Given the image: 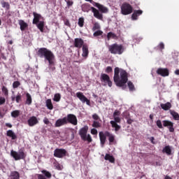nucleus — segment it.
<instances>
[{
  "instance_id": "25",
  "label": "nucleus",
  "mask_w": 179,
  "mask_h": 179,
  "mask_svg": "<svg viewBox=\"0 0 179 179\" xmlns=\"http://www.w3.org/2000/svg\"><path fill=\"white\" fill-rule=\"evenodd\" d=\"M22 94L17 93L16 96H11V100L12 101H16V103H20V101H22Z\"/></svg>"
},
{
  "instance_id": "17",
  "label": "nucleus",
  "mask_w": 179,
  "mask_h": 179,
  "mask_svg": "<svg viewBox=\"0 0 179 179\" xmlns=\"http://www.w3.org/2000/svg\"><path fill=\"white\" fill-rule=\"evenodd\" d=\"M27 124L29 127H34V125H37V124H38V120H37L36 116H31L27 120Z\"/></svg>"
},
{
  "instance_id": "28",
  "label": "nucleus",
  "mask_w": 179,
  "mask_h": 179,
  "mask_svg": "<svg viewBox=\"0 0 179 179\" xmlns=\"http://www.w3.org/2000/svg\"><path fill=\"white\" fill-rule=\"evenodd\" d=\"M6 135L7 136H9L10 138H11L13 141H15V139H17V136H16L15 132H13V131L12 130L7 131Z\"/></svg>"
},
{
  "instance_id": "26",
  "label": "nucleus",
  "mask_w": 179,
  "mask_h": 179,
  "mask_svg": "<svg viewBox=\"0 0 179 179\" xmlns=\"http://www.w3.org/2000/svg\"><path fill=\"white\" fill-rule=\"evenodd\" d=\"M161 108L162 110H164L165 111H168V110H170L171 108V103L167 102L166 103H161Z\"/></svg>"
},
{
  "instance_id": "41",
  "label": "nucleus",
  "mask_w": 179,
  "mask_h": 179,
  "mask_svg": "<svg viewBox=\"0 0 179 179\" xmlns=\"http://www.w3.org/2000/svg\"><path fill=\"white\" fill-rule=\"evenodd\" d=\"M41 173H43L44 176L46 177V178H51V177H52L51 173H50V171L47 170H43Z\"/></svg>"
},
{
  "instance_id": "1",
  "label": "nucleus",
  "mask_w": 179,
  "mask_h": 179,
  "mask_svg": "<svg viewBox=\"0 0 179 179\" xmlns=\"http://www.w3.org/2000/svg\"><path fill=\"white\" fill-rule=\"evenodd\" d=\"M113 80L117 87L125 89V85L128 82V73L127 71L115 67L114 69Z\"/></svg>"
},
{
  "instance_id": "8",
  "label": "nucleus",
  "mask_w": 179,
  "mask_h": 179,
  "mask_svg": "<svg viewBox=\"0 0 179 179\" xmlns=\"http://www.w3.org/2000/svg\"><path fill=\"white\" fill-rule=\"evenodd\" d=\"M67 124H72V125H78V118L73 114H69L66 117Z\"/></svg>"
},
{
  "instance_id": "38",
  "label": "nucleus",
  "mask_w": 179,
  "mask_h": 179,
  "mask_svg": "<svg viewBox=\"0 0 179 179\" xmlns=\"http://www.w3.org/2000/svg\"><path fill=\"white\" fill-rule=\"evenodd\" d=\"M19 115H20V110H15L11 112V117H13V118H17Z\"/></svg>"
},
{
  "instance_id": "24",
  "label": "nucleus",
  "mask_w": 179,
  "mask_h": 179,
  "mask_svg": "<svg viewBox=\"0 0 179 179\" xmlns=\"http://www.w3.org/2000/svg\"><path fill=\"white\" fill-rule=\"evenodd\" d=\"M106 135L108 138L109 143H114V141H115V136L113 135V134L110 133V131H106Z\"/></svg>"
},
{
  "instance_id": "51",
  "label": "nucleus",
  "mask_w": 179,
  "mask_h": 179,
  "mask_svg": "<svg viewBox=\"0 0 179 179\" xmlns=\"http://www.w3.org/2000/svg\"><path fill=\"white\" fill-rule=\"evenodd\" d=\"M66 6L68 8V9H69V8H71V6H72L73 5V1H66Z\"/></svg>"
},
{
  "instance_id": "32",
  "label": "nucleus",
  "mask_w": 179,
  "mask_h": 179,
  "mask_svg": "<svg viewBox=\"0 0 179 179\" xmlns=\"http://www.w3.org/2000/svg\"><path fill=\"white\" fill-rule=\"evenodd\" d=\"M105 160H108L110 163L115 162V158H114V157L113 155H110V154H106Z\"/></svg>"
},
{
  "instance_id": "43",
  "label": "nucleus",
  "mask_w": 179,
  "mask_h": 179,
  "mask_svg": "<svg viewBox=\"0 0 179 179\" xmlns=\"http://www.w3.org/2000/svg\"><path fill=\"white\" fill-rule=\"evenodd\" d=\"M78 24L79 27H83V26H85V18L80 17L78 19Z\"/></svg>"
},
{
  "instance_id": "42",
  "label": "nucleus",
  "mask_w": 179,
  "mask_h": 179,
  "mask_svg": "<svg viewBox=\"0 0 179 179\" xmlns=\"http://www.w3.org/2000/svg\"><path fill=\"white\" fill-rule=\"evenodd\" d=\"M1 90L6 97H8V96H9V90H8V88L6 87L3 85L1 87Z\"/></svg>"
},
{
  "instance_id": "20",
  "label": "nucleus",
  "mask_w": 179,
  "mask_h": 179,
  "mask_svg": "<svg viewBox=\"0 0 179 179\" xmlns=\"http://www.w3.org/2000/svg\"><path fill=\"white\" fill-rule=\"evenodd\" d=\"M92 8L93 7H92V6L88 3H85L81 5V9L83 12H85L87 13H88V12H90L92 10Z\"/></svg>"
},
{
  "instance_id": "60",
  "label": "nucleus",
  "mask_w": 179,
  "mask_h": 179,
  "mask_svg": "<svg viewBox=\"0 0 179 179\" xmlns=\"http://www.w3.org/2000/svg\"><path fill=\"white\" fill-rule=\"evenodd\" d=\"M132 122H134V120H132V119L131 118L127 119V124H132Z\"/></svg>"
},
{
  "instance_id": "46",
  "label": "nucleus",
  "mask_w": 179,
  "mask_h": 179,
  "mask_svg": "<svg viewBox=\"0 0 179 179\" xmlns=\"http://www.w3.org/2000/svg\"><path fill=\"white\" fill-rule=\"evenodd\" d=\"M94 37H99V36H103V31L98 29L93 34Z\"/></svg>"
},
{
  "instance_id": "54",
  "label": "nucleus",
  "mask_w": 179,
  "mask_h": 179,
  "mask_svg": "<svg viewBox=\"0 0 179 179\" xmlns=\"http://www.w3.org/2000/svg\"><path fill=\"white\" fill-rule=\"evenodd\" d=\"M5 101H6V99L4 97L0 96V106L5 104Z\"/></svg>"
},
{
  "instance_id": "48",
  "label": "nucleus",
  "mask_w": 179,
  "mask_h": 179,
  "mask_svg": "<svg viewBox=\"0 0 179 179\" xmlns=\"http://www.w3.org/2000/svg\"><path fill=\"white\" fill-rule=\"evenodd\" d=\"M54 101H59V100H61V94H55V96H54Z\"/></svg>"
},
{
  "instance_id": "63",
  "label": "nucleus",
  "mask_w": 179,
  "mask_h": 179,
  "mask_svg": "<svg viewBox=\"0 0 179 179\" xmlns=\"http://www.w3.org/2000/svg\"><path fill=\"white\" fill-rule=\"evenodd\" d=\"M150 119L151 120V121H153V114L150 115Z\"/></svg>"
},
{
  "instance_id": "45",
  "label": "nucleus",
  "mask_w": 179,
  "mask_h": 179,
  "mask_svg": "<svg viewBox=\"0 0 179 179\" xmlns=\"http://www.w3.org/2000/svg\"><path fill=\"white\" fill-rule=\"evenodd\" d=\"M127 85L130 92H134V90H135V85H134V83H132V82L129 81Z\"/></svg>"
},
{
  "instance_id": "40",
  "label": "nucleus",
  "mask_w": 179,
  "mask_h": 179,
  "mask_svg": "<svg viewBox=\"0 0 179 179\" xmlns=\"http://www.w3.org/2000/svg\"><path fill=\"white\" fill-rule=\"evenodd\" d=\"M110 38L117 39V35L113 32H109L107 34V39L110 41Z\"/></svg>"
},
{
  "instance_id": "7",
  "label": "nucleus",
  "mask_w": 179,
  "mask_h": 179,
  "mask_svg": "<svg viewBox=\"0 0 179 179\" xmlns=\"http://www.w3.org/2000/svg\"><path fill=\"white\" fill-rule=\"evenodd\" d=\"M66 153H68V152L64 148H56L54 151V156L58 159H62L66 156Z\"/></svg>"
},
{
  "instance_id": "52",
  "label": "nucleus",
  "mask_w": 179,
  "mask_h": 179,
  "mask_svg": "<svg viewBox=\"0 0 179 179\" xmlns=\"http://www.w3.org/2000/svg\"><path fill=\"white\" fill-rule=\"evenodd\" d=\"M157 47L160 51H163V50H164V43H160Z\"/></svg>"
},
{
  "instance_id": "23",
  "label": "nucleus",
  "mask_w": 179,
  "mask_h": 179,
  "mask_svg": "<svg viewBox=\"0 0 179 179\" xmlns=\"http://www.w3.org/2000/svg\"><path fill=\"white\" fill-rule=\"evenodd\" d=\"M33 15H34V19H33L32 23L33 24H37L40 22V19H41V15L36 12H34Z\"/></svg>"
},
{
  "instance_id": "35",
  "label": "nucleus",
  "mask_w": 179,
  "mask_h": 179,
  "mask_svg": "<svg viewBox=\"0 0 179 179\" xmlns=\"http://www.w3.org/2000/svg\"><path fill=\"white\" fill-rule=\"evenodd\" d=\"M45 104L48 110H52L54 108V106L52 105V101H51V99H47L45 101Z\"/></svg>"
},
{
  "instance_id": "39",
  "label": "nucleus",
  "mask_w": 179,
  "mask_h": 179,
  "mask_svg": "<svg viewBox=\"0 0 179 179\" xmlns=\"http://www.w3.org/2000/svg\"><path fill=\"white\" fill-rule=\"evenodd\" d=\"M94 26L92 29V31H96V30H100L101 29V26H100V23L99 22H94Z\"/></svg>"
},
{
  "instance_id": "16",
  "label": "nucleus",
  "mask_w": 179,
  "mask_h": 179,
  "mask_svg": "<svg viewBox=\"0 0 179 179\" xmlns=\"http://www.w3.org/2000/svg\"><path fill=\"white\" fill-rule=\"evenodd\" d=\"M120 115H121V112L120 110H115L113 113V122H115L116 124H120L121 122V117H120Z\"/></svg>"
},
{
  "instance_id": "21",
  "label": "nucleus",
  "mask_w": 179,
  "mask_h": 179,
  "mask_svg": "<svg viewBox=\"0 0 179 179\" xmlns=\"http://www.w3.org/2000/svg\"><path fill=\"white\" fill-rule=\"evenodd\" d=\"M142 13H143V11L142 10H135L131 15L132 20H138V17L141 16Z\"/></svg>"
},
{
  "instance_id": "30",
  "label": "nucleus",
  "mask_w": 179,
  "mask_h": 179,
  "mask_svg": "<svg viewBox=\"0 0 179 179\" xmlns=\"http://www.w3.org/2000/svg\"><path fill=\"white\" fill-rule=\"evenodd\" d=\"M163 153H166L168 156H171V148L170 145L165 146L162 150Z\"/></svg>"
},
{
  "instance_id": "14",
  "label": "nucleus",
  "mask_w": 179,
  "mask_h": 179,
  "mask_svg": "<svg viewBox=\"0 0 179 179\" xmlns=\"http://www.w3.org/2000/svg\"><path fill=\"white\" fill-rule=\"evenodd\" d=\"M99 139L101 148H104V145H106V141H107V135H106V131L99 132Z\"/></svg>"
},
{
  "instance_id": "44",
  "label": "nucleus",
  "mask_w": 179,
  "mask_h": 179,
  "mask_svg": "<svg viewBox=\"0 0 179 179\" xmlns=\"http://www.w3.org/2000/svg\"><path fill=\"white\" fill-rule=\"evenodd\" d=\"M2 8H6L7 10H9L10 9V4H9L8 2L3 1L1 3Z\"/></svg>"
},
{
  "instance_id": "4",
  "label": "nucleus",
  "mask_w": 179,
  "mask_h": 179,
  "mask_svg": "<svg viewBox=\"0 0 179 179\" xmlns=\"http://www.w3.org/2000/svg\"><path fill=\"white\" fill-rule=\"evenodd\" d=\"M87 131H89V127L85 125L79 130L78 134L82 141H84V142L87 141L88 143H92V142H93V139L90 134H87Z\"/></svg>"
},
{
  "instance_id": "56",
  "label": "nucleus",
  "mask_w": 179,
  "mask_h": 179,
  "mask_svg": "<svg viewBox=\"0 0 179 179\" xmlns=\"http://www.w3.org/2000/svg\"><path fill=\"white\" fill-rule=\"evenodd\" d=\"M97 129H91V134L92 135H97Z\"/></svg>"
},
{
  "instance_id": "62",
  "label": "nucleus",
  "mask_w": 179,
  "mask_h": 179,
  "mask_svg": "<svg viewBox=\"0 0 179 179\" xmlns=\"http://www.w3.org/2000/svg\"><path fill=\"white\" fill-rule=\"evenodd\" d=\"M67 92H69V93H72V88L67 87Z\"/></svg>"
},
{
  "instance_id": "22",
  "label": "nucleus",
  "mask_w": 179,
  "mask_h": 179,
  "mask_svg": "<svg viewBox=\"0 0 179 179\" xmlns=\"http://www.w3.org/2000/svg\"><path fill=\"white\" fill-rule=\"evenodd\" d=\"M18 24L20 25L21 31H24V30L29 27V24L26 23L23 20H19Z\"/></svg>"
},
{
  "instance_id": "57",
  "label": "nucleus",
  "mask_w": 179,
  "mask_h": 179,
  "mask_svg": "<svg viewBox=\"0 0 179 179\" xmlns=\"http://www.w3.org/2000/svg\"><path fill=\"white\" fill-rule=\"evenodd\" d=\"M38 179H47V178L43 174H38Z\"/></svg>"
},
{
  "instance_id": "6",
  "label": "nucleus",
  "mask_w": 179,
  "mask_h": 179,
  "mask_svg": "<svg viewBox=\"0 0 179 179\" xmlns=\"http://www.w3.org/2000/svg\"><path fill=\"white\" fill-rule=\"evenodd\" d=\"M10 156L13 157V159L16 161L17 160H22L23 159H25L26 154H24V152L23 151H19V152L12 150L10 151Z\"/></svg>"
},
{
  "instance_id": "15",
  "label": "nucleus",
  "mask_w": 179,
  "mask_h": 179,
  "mask_svg": "<svg viewBox=\"0 0 179 179\" xmlns=\"http://www.w3.org/2000/svg\"><path fill=\"white\" fill-rule=\"evenodd\" d=\"M66 124H68L66 122V117H64L63 118L58 119L55 124V127L56 128H59V127H62L63 125Z\"/></svg>"
},
{
  "instance_id": "10",
  "label": "nucleus",
  "mask_w": 179,
  "mask_h": 179,
  "mask_svg": "<svg viewBox=\"0 0 179 179\" xmlns=\"http://www.w3.org/2000/svg\"><path fill=\"white\" fill-rule=\"evenodd\" d=\"M76 96L82 103H86L87 106H90V100H89L86 96L83 94V92H77Z\"/></svg>"
},
{
  "instance_id": "3",
  "label": "nucleus",
  "mask_w": 179,
  "mask_h": 179,
  "mask_svg": "<svg viewBox=\"0 0 179 179\" xmlns=\"http://www.w3.org/2000/svg\"><path fill=\"white\" fill-rule=\"evenodd\" d=\"M108 51L110 54H114L115 55H121L125 51V48H124V45L117 43H113L112 45H109L108 46Z\"/></svg>"
},
{
  "instance_id": "9",
  "label": "nucleus",
  "mask_w": 179,
  "mask_h": 179,
  "mask_svg": "<svg viewBox=\"0 0 179 179\" xmlns=\"http://www.w3.org/2000/svg\"><path fill=\"white\" fill-rule=\"evenodd\" d=\"M101 82H103L105 83V85L107 84L109 87H111L113 86V82L110 79V76L106 73L101 74Z\"/></svg>"
},
{
  "instance_id": "59",
  "label": "nucleus",
  "mask_w": 179,
  "mask_h": 179,
  "mask_svg": "<svg viewBox=\"0 0 179 179\" xmlns=\"http://www.w3.org/2000/svg\"><path fill=\"white\" fill-rule=\"evenodd\" d=\"M86 2H90V3H92L94 6V5L96 3V2L93 0H85Z\"/></svg>"
},
{
  "instance_id": "19",
  "label": "nucleus",
  "mask_w": 179,
  "mask_h": 179,
  "mask_svg": "<svg viewBox=\"0 0 179 179\" xmlns=\"http://www.w3.org/2000/svg\"><path fill=\"white\" fill-rule=\"evenodd\" d=\"M92 11L94 13V17L99 19V20H103V14L100 13V11L94 7H92Z\"/></svg>"
},
{
  "instance_id": "33",
  "label": "nucleus",
  "mask_w": 179,
  "mask_h": 179,
  "mask_svg": "<svg viewBox=\"0 0 179 179\" xmlns=\"http://www.w3.org/2000/svg\"><path fill=\"white\" fill-rule=\"evenodd\" d=\"M37 28L41 31V33L44 32V26L45 23L44 21H40L36 24Z\"/></svg>"
},
{
  "instance_id": "55",
  "label": "nucleus",
  "mask_w": 179,
  "mask_h": 179,
  "mask_svg": "<svg viewBox=\"0 0 179 179\" xmlns=\"http://www.w3.org/2000/svg\"><path fill=\"white\" fill-rule=\"evenodd\" d=\"M64 24L65 26H68V27H71V22H69V20L66 19L64 20Z\"/></svg>"
},
{
  "instance_id": "5",
  "label": "nucleus",
  "mask_w": 179,
  "mask_h": 179,
  "mask_svg": "<svg viewBox=\"0 0 179 179\" xmlns=\"http://www.w3.org/2000/svg\"><path fill=\"white\" fill-rule=\"evenodd\" d=\"M134 12V8L128 3H124L121 6L122 15H131Z\"/></svg>"
},
{
  "instance_id": "49",
  "label": "nucleus",
  "mask_w": 179,
  "mask_h": 179,
  "mask_svg": "<svg viewBox=\"0 0 179 179\" xmlns=\"http://www.w3.org/2000/svg\"><path fill=\"white\" fill-rule=\"evenodd\" d=\"M156 125L157 127H158V128H159V129H163V124H162V120H157Z\"/></svg>"
},
{
  "instance_id": "47",
  "label": "nucleus",
  "mask_w": 179,
  "mask_h": 179,
  "mask_svg": "<svg viewBox=\"0 0 179 179\" xmlns=\"http://www.w3.org/2000/svg\"><path fill=\"white\" fill-rule=\"evenodd\" d=\"M92 119L94 120V121H100V122H101V120L97 113L92 115Z\"/></svg>"
},
{
  "instance_id": "2",
  "label": "nucleus",
  "mask_w": 179,
  "mask_h": 179,
  "mask_svg": "<svg viewBox=\"0 0 179 179\" xmlns=\"http://www.w3.org/2000/svg\"><path fill=\"white\" fill-rule=\"evenodd\" d=\"M36 55L39 58H45V61L48 62L49 68L52 71L55 69V55L51 50L47 49V48H41L37 51Z\"/></svg>"
},
{
  "instance_id": "29",
  "label": "nucleus",
  "mask_w": 179,
  "mask_h": 179,
  "mask_svg": "<svg viewBox=\"0 0 179 179\" xmlns=\"http://www.w3.org/2000/svg\"><path fill=\"white\" fill-rule=\"evenodd\" d=\"M110 124L112 125V128H115V132H118L121 129V126L118 125V123H115V122L111 120Z\"/></svg>"
},
{
  "instance_id": "18",
  "label": "nucleus",
  "mask_w": 179,
  "mask_h": 179,
  "mask_svg": "<svg viewBox=\"0 0 179 179\" xmlns=\"http://www.w3.org/2000/svg\"><path fill=\"white\" fill-rule=\"evenodd\" d=\"M94 6L98 8V9L101 12V13H108V8L99 3H96L94 4Z\"/></svg>"
},
{
  "instance_id": "37",
  "label": "nucleus",
  "mask_w": 179,
  "mask_h": 179,
  "mask_svg": "<svg viewBox=\"0 0 179 179\" xmlns=\"http://www.w3.org/2000/svg\"><path fill=\"white\" fill-rule=\"evenodd\" d=\"M93 128H101L100 120H94L92 123Z\"/></svg>"
},
{
  "instance_id": "50",
  "label": "nucleus",
  "mask_w": 179,
  "mask_h": 179,
  "mask_svg": "<svg viewBox=\"0 0 179 179\" xmlns=\"http://www.w3.org/2000/svg\"><path fill=\"white\" fill-rule=\"evenodd\" d=\"M20 86V82L19 81H15L13 83V89H17V87Z\"/></svg>"
},
{
  "instance_id": "53",
  "label": "nucleus",
  "mask_w": 179,
  "mask_h": 179,
  "mask_svg": "<svg viewBox=\"0 0 179 179\" xmlns=\"http://www.w3.org/2000/svg\"><path fill=\"white\" fill-rule=\"evenodd\" d=\"M106 73H111L113 72V68L111 66L106 67Z\"/></svg>"
},
{
  "instance_id": "64",
  "label": "nucleus",
  "mask_w": 179,
  "mask_h": 179,
  "mask_svg": "<svg viewBox=\"0 0 179 179\" xmlns=\"http://www.w3.org/2000/svg\"><path fill=\"white\" fill-rule=\"evenodd\" d=\"M175 73L176 75H179V69H177L176 71H175Z\"/></svg>"
},
{
  "instance_id": "58",
  "label": "nucleus",
  "mask_w": 179,
  "mask_h": 179,
  "mask_svg": "<svg viewBox=\"0 0 179 179\" xmlns=\"http://www.w3.org/2000/svg\"><path fill=\"white\" fill-rule=\"evenodd\" d=\"M43 122L44 124H45L46 125H48V124H50V120H48V118L45 117L43 120Z\"/></svg>"
},
{
  "instance_id": "31",
  "label": "nucleus",
  "mask_w": 179,
  "mask_h": 179,
  "mask_svg": "<svg viewBox=\"0 0 179 179\" xmlns=\"http://www.w3.org/2000/svg\"><path fill=\"white\" fill-rule=\"evenodd\" d=\"M10 178L12 179H20V173L19 172L14 171L10 173Z\"/></svg>"
},
{
  "instance_id": "12",
  "label": "nucleus",
  "mask_w": 179,
  "mask_h": 179,
  "mask_svg": "<svg viewBox=\"0 0 179 179\" xmlns=\"http://www.w3.org/2000/svg\"><path fill=\"white\" fill-rule=\"evenodd\" d=\"M85 44V41H83V39H82V38H76L74 39V43H73V45L76 48H82L83 47V45Z\"/></svg>"
},
{
  "instance_id": "13",
  "label": "nucleus",
  "mask_w": 179,
  "mask_h": 179,
  "mask_svg": "<svg viewBox=\"0 0 179 179\" xmlns=\"http://www.w3.org/2000/svg\"><path fill=\"white\" fill-rule=\"evenodd\" d=\"M157 75L159 76H162L163 78H166V76H169L170 75V72L168 69L159 68L157 70Z\"/></svg>"
},
{
  "instance_id": "36",
  "label": "nucleus",
  "mask_w": 179,
  "mask_h": 179,
  "mask_svg": "<svg viewBox=\"0 0 179 179\" xmlns=\"http://www.w3.org/2000/svg\"><path fill=\"white\" fill-rule=\"evenodd\" d=\"M26 97H27L26 104H27L28 106H30L33 101V99H31V95H30V94L29 93H27Z\"/></svg>"
},
{
  "instance_id": "61",
  "label": "nucleus",
  "mask_w": 179,
  "mask_h": 179,
  "mask_svg": "<svg viewBox=\"0 0 179 179\" xmlns=\"http://www.w3.org/2000/svg\"><path fill=\"white\" fill-rule=\"evenodd\" d=\"M6 127H8V128H12V124L10 123H6Z\"/></svg>"
},
{
  "instance_id": "27",
  "label": "nucleus",
  "mask_w": 179,
  "mask_h": 179,
  "mask_svg": "<svg viewBox=\"0 0 179 179\" xmlns=\"http://www.w3.org/2000/svg\"><path fill=\"white\" fill-rule=\"evenodd\" d=\"M83 57H87V56L89 55V48L87 47V45H83V54H82Z\"/></svg>"
},
{
  "instance_id": "34",
  "label": "nucleus",
  "mask_w": 179,
  "mask_h": 179,
  "mask_svg": "<svg viewBox=\"0 0 179 179\" xmlns=\"http://www.w3.org/2000/svg\"><path fill=\"white\" fill-rule=\"evenodd\" d=\"M170 114L172 115L173 120L176 121H179V114L175 110H170Z\"/></svg>"
},
{
  "instance_id": "11",
  "label": "nucleus",
  "mask_w": 179,
  "mask_h": 179,
  "mask_svg": "<svg viewBox=\"0 0 179 179\" xmlns=\"http://www.w3.org/2000/svg\"><path fill=\"white\" fill-rule=\"evenodd\" d=\"M163 126L169 129V132H174V123L169 120L162 121Z\"/></svg>"
}]
</instances>
